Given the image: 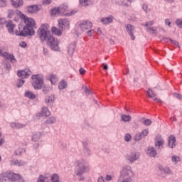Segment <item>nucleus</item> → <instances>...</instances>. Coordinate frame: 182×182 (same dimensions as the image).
<instances>
[{"instance_id":"nucleus-1","label":"nucleus","mask_w":182,"mask_h":182,"mask_svg":"<svg viewBox=\"0 0 182 182\" xmlns=\"http://www.w3.org/2000/svg\"><path fill=\"white\" fill-rule=\"evenodd\" d=\"M20 18L26 23L23 27L22 25H18V31L16 32L17 36H27V35H35V30L33 27L35 26V20L33 18L26 16L25 14H21Z\"/></svg>"},{"instance_id":"nucleus-2","label":"nucleus","mask_w":182,"mask_h":182,"mask_svg":"<svg viewBox=\"0 0 182 182\" xmlns=\"http://www.w3.org/2000/svg\"><path fill=\"white\" fill-rule=\"evenodd\" d=\"M75 174L78 177L79 181H83L85 180V177L82 176L85 173H89L90 171V167L89 166V164L86 162L84 159L77 160L75 163Z\"/></svg>"},{"instance_id":"nucleus-3","label":"nucleus","mask_w":182,"mask_h":182,"mask_svg":"<svg viewBox=\"0 0 182 182\" xmlns=\"http://www.w3.org/2000/svg\"><path fill=\"white\" fill-rule=\"evenodd\" d=\"M134 176V173L132 170V166L127 165L122 168L120 171V175L119 177V181L121 182H133V177Z\"/></svg>"},{"instance_id":"nucleus-4","label":"nucleus","mask_w":182,"mask_h":182,"mask_svg":"<svg viewBox=\"0 0 182 182\" xmlns=\"http://www.w3.org/2000/svg\"><path fill=\"white\" fill-rule=\"evenodd\" d=\"M38 35L41 42L45 41H48L49 38L52 36L50 31H48V25L42 24L38 31Z\"/></svg>"},{"instance_id":"nucleus-5","label":"nucleus","mask_w":182,"mask_h":182,"mask_svg":"<svg viewBox=\"0 0 182 182\" xmlns=\"http://www.w3.org/2000/svg\"><path fill=\"white\" fill-rule=\"evenodd\" d=\"M32 86L35 90H41L43 86V75L38 74L32 76Z\"/></svg>"},{"instance_id":"nucleus-6","label":"nucleus","mask_w":182,"mask_h":182,"mask_svg":"<svg viewBox=\"0 0 182 182\" xmlns=\"http://www.w3.org/2000/svg\"><path fill=\"white\" fill-rule=\"evenodd\" d=\"M47 45L50 46L51 50L55 52H60V48H59V41L52 36L47 41Z\"/></svg>"},{"instance_id":"nucleus-7","label":"nucleus","mask_w":182,"mask_h":182,"mask_svg":"<svg viewBox=\"0 0 182 182\" xmlns=\"http://www.w3.org/2000/svg\"><path fill=\"white\" fill-rule=\"evenodd\" d=\"M60 10V15L63 16H72L76 14V11L73 10L70 12L68 10V5L62 4L58 7Z\"/></svg>"},{"instance_id":"nucleus-8","label":"nucleus","mask_w":182,"mask_h":182,"mask_svg":"<svg viewBox=\"0 0 182 182\" xmlns=\"http://www.w3.org/2000/svg\"><path fill=\"white\" fill-rule=\"evenodd\" d=\"M6 177L9 180V182L16 181V180H18L17 182H23V178H22L19 174L14 172H7Z\"/></svg>"},{"instance_id":"nucleus-9","label":"nucleus","mask_w":182,"mask_h":182,"mask_svg":"<svg viewBox=\"0 0 182 182\" xmlns=\"http://www.w3.org/2000/svg\"><path fill=\"white\" fill-rule=\"evenodd\" d=\"M6 23V27H7L9 33H14V29H15V24L12 22V21L5 20V18L0 19V25H4Z\"/></svg>"},{"instance_id":"nucleus-10","label":"nucleus","mask_w":182,"mask_h":182,"mask_svg":"<svg viewBox=\"0 0 182 182\" xmlns=\"http://www.w3.org/2000/svg\"><path fill=\"white\" fill-rule=\"evenodd\" d=\"M58 22L60 29H69L70 28V21L68 18H60Z\"/></svg>"},{"instance_id":"nucleus-11","label":"nucleus","mask_w":182,"mask_h":182,"mask_svg":"<svg viewBox=\"0 0 182 182\" xmlns=\"http://www.w3.org/2000/svg\"><path fill=\"white\" fill-rule=\"evenodd\" d=\"M93 26V23L90 21H83L79 23V28L81 29L82 32H85V31H87L88 29H92Z\"/></svg>"},{"instance_id":"nucleus-12","label":"nucleus","mask_w":182,"mask_h":182,"mask_svg":"<svg viewBox=\"0 0 182 182\" xmlns=\"http://www.w3.org/2000/svg\"><path fill=\"white\" fill-rule=\"evenodd\" d=\"M126 159L129 163H134V161L139 160V155H137L136 151H132L126 156Z\"/></svg>"},{"instance_id":"nucleus-13","label":"nucleus","mask_w":182,"mask_h":182,"mask_svg":"<svg viewBox=\"0 0 182 182\" xmlns=\"http://www.w3.org/2000/svg\"><path fill=\"white\" fill-rule=\"evenodd\" d=\"M31 72L29 69H25L23 70H18L17 72V75L18 77H21V79H28L31 75Z\"/></svg>"},{"instance_id":"nucleus-14","label":"nucleus","mask_w":182,"mask_h":182,"mask_svg":"<svg viewBox=\"0 0 182 182\" xmlns=\"http://www.w3.org/2000/svg\"><path fill=\"white\" fill-rule=\"evenodd\" d=\"M164 139L161 136H157L155 139V147L158 149V150H161V149H164Z\"/></svg>"},{"instance_id":"nucleus-15","label":"nucleus","mask_w":182,"mask_h":182,"mask_svg":"<svg viewBox=\"0 0 182 182\" xmlns=\"http://www.w3.org/2000/svg\"><path fill=\"white\" fill-rule=\"evenodd\" d=\"M126 31L128 33V34L130 36L132 41H134L136 39V36H134V27L132 24H127L126 26Z\"/></svg>"},{"instance_id":"nucleus-16","label":"nucleus","mask_w":182,"mask_h":182,"mask_svg":"<svg viewBox=\"0 0 182 182\" xmlns=\"http://www.w3.org/2000/svg\"><path fill=\"white\" fill-rule=\"evenodd\" d=\"M26 10L28 14H36V12H39V11H41V6H38V5L28 6L26 8Z\"/></svg>"},{"instance_id":"nucleus-17","label":"nucleus","mask_w":182,"mask_h":182,"mask_svg":"<svg viewBox=\"0 0 182 182\" xmlns=\"http://www.w3.org/2000/svg\"><path fill=\"white\" fill-rule=\"evenodd\" d=\"M6 60H10L11 63H16L18 62L16 58H15V55L14 54L9 53L8 52L3 53V57Z\"/></svg>"},{"instance_id":"nucleus-18","label":"nucleus","mask_w":182,"mask_h":182,"mask_svg":"<svg viewBox=\"0 0 182 182\" xmlns=\"http://www.w3.org/2000/svg\"><path fill=\"white\" fill-rule=\"evenodd\" d=\"M146 153L149 157H156V156H157V151H156L154 147H148Z\"/></svg>"},{"instance_id":"nucleus-19","label":"nucleus","mask_w":182,"mask_h":182,"mask_svg":"<svg viewBox=\"0 0 182 182\" xmlns=\"http://www.w3.org/2000/svg\"><path fill=\"white\" fill-rule=\"evenodd\" d=\"M55 102V96L50 95L46 97L45 103L48 105V106H52L53 105V102Z\"/></svg>"},{"instance_id":"nucleus-20","label":"nucleus","mask_w":182,"mask_h":182,"mask_svg":"<svg viewBox=\"0 0 182 182\" xmlns=\"http://www.w3.org/2000/svg\"><path fill=\"white\" fill-rule=\"evenodd\" d=\"M11 3L15 8H19L23 5V0H11Z\"/></svg>"},{"instance_id":"nucleus-21","label":"nucleus","mask_w":182,"mask_h":182,"mask_svg":"<svg viewBox=\"0 0 182 182\" xmlns=\"http://www.w3.org/2000/svg\"><path fill=\"white\" fill-rule=\"evenodd\" d=\"M101 22L103 23V25H108V23H112L113 22V16H109L107 18H102L101 19Z\"/></svg>"},{"instance_id":"nucleus-22","label":"nucleus","mask_w":182,"mask_h":182,"mask_svg":"<svg viewBox=\"0 0 182 182\" xmlns=\"http://www.w3.org/2000/svg\"><path fill=\"white\" fill-rule=\"evenodd\" d=\"M41 116H45V117H48L50 116V111H49V109H48V107H43L41 112Z\"/></svg>"},{"instance_id":"nucleus-23","label":"nucleus","mask_w":182,"mask_h":182,"mask_svg":"<svg viewBox=\"0 0 182 182\" xmlns=\"http://www.w3.org/2000/svg\"><path fill=\"white\" fill-rule=\"evenodd\" d=\"M168 146L171 149L176 147V137H174L173 136L171 135L168 137Z\"/></svg>"},{"instance_id":"nucleus-24","label":"nucleus","mask_w":182,"mask_h":182,"mask_svg":"<svg viewBox=\"0 0 182 182\" xmlns=\"http://www.w3.org/2000/svg\"><path fill=\"white\" fill-rule=\"evenodd\" d=\"M48 80L52 83V85H56V82H58V75L55 74H51L48 76Z\"/></svg>"},{"instance_id":"nucleus-25","label":"nucleus","mask_w":182,"mask_h":182,"mask_svg":"<svg viewBox=\"0 0 182 182\" xmlns=\"http://www.w3.org/2000/svg\"><path fill=\"white\" fill-rule=\"evenodd\" d=\"M26 124H19L16 122H12L11 124V127H12V129H23V127H26Z\"/></svg>"},{"instance_id":"nucleus-26","label":"nucleus","mask_w":182,"mask_h":182,"mask_svg":"<svg viewBox=\"0 0 182 182\" xmlns=\"http://www.w3.org/2000/svg\"><path fill=\"white\" fill-rule=\"evenodd\" d=\"M11 163L14 166H17L18 167H21V166H25V161L19 159L13 160Z\"/></svg>"},{"instance_id":"nucleus-27","label":"nucleus","mask_w":182,"mask_h":182,"mask_svg":"<svg viewBox=\"0 0 182 182\" xmlns=\"http://www.w3.org/2000/svg\"><path fill=\"white\" fill-rule=\"evenodd\" d=\"M66 87H68V82H66L65 80H62L58 84V89L63 90V89H66Z\"/></svg>"},{"instance_id":"nucleus-28","label":"nucleus","mask_w":182,"mask_h":182,"mask_svg":"<svg viewBox=\"0 0 182 182\" xmlns=\"http://www.w3.org/2000/svg\"><path fill=\"white\" fill-rule=\"evenodd\" d=\"M25 97L31 99V100H33V99H36V96L35 95V94H33V92L31 91H26L25 92Z\"/></svg>"},{"instance_id":"nucleus-29","label":"nucleus","mask_w":182,"mask_h":182,"mask_svg":"<svg viewBox=\"0 0 182 182\" xmlns=\"http://www.w3.org/2000/svg\"><path fill=\"white\" fill-rule=\"evenodd\" d=\"M75 49H76V45L71 43L68 46V53L69 55H73L75 53Z\"/></svg>"},{"instance_id":"nucleus-30","label":"nucleus","mask_w":182,"mask_h":182,"mask_svg":"<svg viewBox=\"0 0 182 182\" xmlns=\"http://www.w3.org/2000/svg\"><path fill=\"white\" fill-rule=\"evenodd\" d=\"M51 31H52L54 35H57V36H62V31L59 28H58L56 27H53L51 28Z\"/></svg>"},{"instance_id":"nucleus-31","label":"nucleus","mask_w":182,"mask_h":182,"mask_svg":"<svg viewBox=\"0 0 182 182\" xmlns=\"http://www.w3.org/2000/svg\"><path fill=\"white\" fill-rule=\"evenodd\" d=\"M121 120L122 122H130V120H132V117L130 115L122 114H121Z\"/></svg>"},{"instance_id":"nucleus-32","label":"nucleus","mask_w":182,"mask_h":182,"mask_svg":"<svg viewBox=\"0 0 182 182\" xmlns=\"http://www.w3.org/2000/svg\"><path fill=\"white\" fill-rule=\"evenodd\" d=\"M46 124H53L56 123V118L55 117H50L46 121Z\"/></svg>"},{"instance_id":"nucleus-33","label":"nucleus","mask_w":182,"mask_h":182,"mask_svg":"<svg viewBox=\"0 0 182 182\" xmlns=\"http://www.w3.org/2000/svg\"><path fill=\"white\" fill-rule=\"evenodd\" d=\"M41 139V133L40 132H36L32 136V141H38Z\"/></svg>"},{"instance_id":"nucleus-34","label":"nucleus","mask_w":182,"mask_h":182,"mask_svg":"<svg viewBox=\"0 0 182 182\" xmlns=\"http://www.w3.org/2000/svg\"><path fill=\"white\" fill-rule=\"evenodd\" d=\"M146 95L151 99H153V97H156V93H154V92L151 89H148V91L146 92Z\"/></svg>"},{"instance_id":"nucleus-35","label":"nucleus","mask_w":182,"mask_h":182,"mask_svg":"<svg viewBox=\"0 0 182 182\" xmlns=\"http://www.w3.org/2000/svg\"><path fill=\"white\" fill-rule=\"evenodd\" d=\"M37 182H48V177L44 175H40L37 180Z\"/></svg>"},{"instance_id":"nucleus-36","label":"nucleus","mask_w":182,"mask_h":182,"mask_svg":"<svg viewBox=\"0 0 182 182\" xmlns=\"http://www.w3.org/2000/svg\"><path fill=\"white\" fill-rule=\"evenodd\" d=\"M83 146H84V153H85V154H87V156H90V149H89V148H87V143L86 142H83Z\"/></svg>"},{"instance_id":"nucleus-37","label":"nucleus","mask_w":182,"mask_h":182,"mask_svg":"<svg viewBox=\"0 0 182 182\" xmlns=\"http://www.w3.org/2000/svg\"><path fill=\"white\" fill-rule=\"evenodd\" d=\"M51 181L52 182H60L59 180V176L58 174L54 173L51 176Z\"/></svg>"},{"instance_id":"nucleus-38","label":"nucleus","mask_w":182,"mask_h":182,"mask_svg":"<svg viewBox=\"0 0 182 182\" xmlns=\"http://www.w3.org/2000/svg\"><path fill=\"white\" fill-rule=\"evenodd\" d=\"M0 182H9V180L6 178V173L0 174Z\"/></svg>"},{"instance_id":"nucleus-39","label":"nucleus","mask_w":182,"mask_h":182,"mask_svg":"<svg viewBox=\"0 0 182 182\" xmlns=\"http://www.w3.org/2000/svg\"><path fill=\"white\" fill-rule=\"evenodd\" d=\"M8 6V0H0V8H6Z\"/></svg>"},{"instance_id":"nucleus-40","label":"nucleus","mask_w":182,"mask_h":182,"mask_svg":"<svg viewBox=\"0 0 182 182\" xmlns=\"http://www.w3.org/2000/svg\"><path fill=\"white\" fill-rule=\"evenodd\" d=\"M141 122L145 126H150V124H151V119H146L145 118H143Z\"/></svg>"},{"instance_id":"nucleus-41","label":"nucleus","mask_w":182,"mask_h":182,"mask_svg":"<svg viewBox=\"0 0 182 182\" xmlns=\"http://www.w3.org/2000/svg\"><path fill=\"white\" fill-rule=\"evenodd\" d=\"M51 15H60V11L58 8H54L51 11Z\"/></svg>"},{"instance_id":"nucleus-42","label":"nucleus","mask_w":182,"mask_h":182,"mask_svg":"<svg viewBox=\"0 0 182 182\" xmlns=\"http://www.w3.org/2000/svg\"><path fill=\"white\" fill-rule=\"evenodd\" d=\"M142 9L146 14H149V12L151 11V10L149 8V5L146 4H143Z\"/></svg>"},{"instance_id":"nucleus-43","label":"nucleus","mask_w":182,"mask_h":182,"mask_svg":"<svg viewBox=\"0 0 182 182\" xmlns=\"http://www.w3.org/2000/svg\"><path fill=\"white\" fill-rule=\"evenodd\" d=\"M26 151L23 149H18L16 151V154L17 156H22V154H23V153H25Z\"/></svg>"},{"instance_id":"nucleus-44","label":"nucleus","mask_w":182,"mask_h":182,"mask_svg":"<svg viewBox=\"0 0 182 182\" xmlns=\"http://www.w3.org/2000/svg\"><path fill=\"white\" fill-rule=\"evenodd\" d=\"M144 136H143V134H141V132H139L135 135V140L136 141H139L141 140V139H143Z\"/></svg>"},{"instance_id":"nucleus-45","label":"nucleus","mask_w":182,"mask_h":182,"mask_svg":"<svg viewBox=\"0 0 182 182\" xmlns=\"http://www.w3.org/2000/svg\"><path fill=\"white\" fill-rule=\"evenodd\" d=\"M172 161L175 164H177L178 161H180V156H172Z\"/></svg>"},{"instance_id":"nucleus-46","label":"nucleus","mask_w":182,"mask_h":182,"mask_svg":"<svg viewBox=\"0 0 182 182\" xmlns=\"http://www.w3.org/2000/svg\"><path fill=\"white\" fill-rule=\"evenodd\" d=\"M89 0H80V4L82 6H87L89 5Z\"/></svg>"},{"instance_id":"nucleus-47","label":"nucleus","mask_w":182,"mask_h":182,"mask_svg":"<svg viewBox=\"0 0 182 182\" xmlns=\"http://www.w3.org/2000/svg\"><path fill=\"white\" fill-rule=\"evenodd\" d=\"M114 178V176L110 175H106L105 177V181H112Z\"/></svg>"},{"instance_id":"nucleus-48","label":"nucleus","mask_w":182,"mask_h":182,"mask_svg":"<svg viewBox=\"0 0 182 182\" xmlns=\"http://www.w3.org/2000/svg\"><path fill=\"white\" fill-rule=\"evenodd\" d=\"M24 83H25V80L20 79V80H18V82H17V87H22V86H23Z\"/></svg>"},{"instance_id":"nucleus-49","label":"nucleus","mask_w":182,"mask_h":182,"mask_svg":"<svg viewBox=\"0 0 182 182\" xmlns=\"http://www.w3.org/2000/svg\"><path fill=\"white\" fill-rule=\"evenodd\" d=\"M82 89H84V92L87 96L90 95V90H89V88L86 85H83Z\"/></svg>"},{"instance_id":"nucleus-50","label":"nucleus","mask_w":182,"mask_h":182,"mask_svg":"<svg viewBox=\"0 0 182 182\" xmlns=\"http://www.w3.org/2000/svg\"><path fill=\"white\" fill-rule=\"evenodd\" d=\"M163 171L165 173V174H171V171L170 170V168L166 167L163 169Z\"/></svg>"},{"instance_id":"nucleus-51","label":"nucleus","mask_w":182,"mask_h":182,"mask_svg":"<svg viewBox=\"0 0 182 182\" xmlns=\"http://www.w3.org/2000/svg\"><path fill=\"white\" fill-rule=\"evenodd\" d=\"M141 134H142V136H144V137H146V136H147V134H149V129H145L142 130V132H141Z\"/></svg>"},{"instance_id":"nucleus-52","label":"nucleus","mask_w":182,"mask_h":182,"mask_svg":"<svg viewBox=\"0 0 182 182\" xmlns=\"http://www.w3.org/2000/svg\"><path fill=\"white\" fill-rule=\"evenodd\" d=\"M154 21H149L146 22L145 24H142L143 26H146V28H149V26H151L154 25Z\"/></svg>"},{"instance_id":"nucleus-53","label":"nucleus","mask_w":182,"mask_h":182,"mask_svg":"<svg viewBox=\"0 0 182 182\" xmlns=\"http://www.w3.org/2000/svg\"><path fill=\"white\" fill-rule=\"evenodd\" d=\"M131 139H132V136L129 134H125V136H124L125 141H129Z\"/></svg>"},{"instance_id":"nucleus-54","label":"nucleus","mask_w":182,"mask_h":182,"mask_svg":"<svg viewBox=\"0 0 182 182\" xmlns=\"http://www.w3.org/2000/svg\"><path fill=\"white\" fill-rule=\"evenodd\" d=\"M176 23L177 26H178V28H182V19L176 20Z\"/></svg>"},{"instance_id":"nucleus-55","label":"nucleus","mask_w":182,"mask_h":182,"mask_svg":"<svg viewBox=\"0 0 182 182\" xmlns=\"http://www.w3.org/2000/svg\"><path fill=\"white\" fill-rule=\"evenodd\" d=\"M43 92L45 95H48L49 93V87H44L43 88Z\"/></svg>"},{"instance_id":"nucleus-56","label":"nucleus","mask_w":182,"mask_h":182,"mask_svg":"<svg viewBox=\"0 0 182 182\" xmlns=\"http://www.w3.org/2000/svg\"><path fill=\"white\" fill-rule=\"evenodd\" d=\"M95 33V30L91 29L87 32V36H92Z\"/></svg>"},{"instance_id":"nucleus-57","label":"nucleus","mask_w":182,"mask_h":182,"mask_svg":"<svg viewBox=\"0 0 182 182\" xmlns=\"http://www.w3.org/2000/svg\"><path fill=\"white\" fill-rule=\"evenodd\" d=\"M19 46H20L21 48H26L27 44H26V42H25V41H21V42H20Z\"/></svg>"},{"instance_id":"nucleus-58","label":"nucleus","mask_w":182,"mask_h":182,"mask_svg":"<svg viewBox=\"0 0 182 182\" xmlns=\"http://www.w3.org/2000/svg\"><path fill=\"white\" fill-rule=\"evenodd\" d=\"M52 3V0H43V5H49Z\"/></svg>"},{"instance_id":"nucleus-59","label":"nucleus","mask_w":182,"mask_h":182,"mask_svg":"<svg viewBox=\"0 0 182 182\" xmlns=\"http://www.w3.org/2000/svg\"><path fill=\"white\" fill-rule=\"evenodd\" d=\"M4 68L7 70H9L11 69V63H6L5 65H4Z\"/></svg>"},{"instance_id":"nucleus-60","label":"nucleus","mask_w":182,"mask_h":182,"mask_svg":"<svg viewBox=\"0 0 182 182\" xmlns=\"http://www.w3.org/2000/svg\"><path fill=\"white\" fill-rule=\"evenodd\" d=\"M14 11L12 10L9 11L8 18H12L14 16Z\"/></svg>"},{"instance_id":"nucleus-61","label":"nucleus","mask_w":182,"mask_h":182,"mask_svg":"<svg viewBox=\"0 0 182 182\" xmlns=\"http://www.w3.org/2000/svg\"><path fill=\"white\" fill-rule=\"evenodd\" d=\"M166 39H168V38H166ZM168 40L171 41V43H173V45H176V46H178V42H177V41H176L174 40H171L170 38H168Z\"/></svg>"},{"instance_id":"nucleus-62","label":"nucleus","mask_w":182,"mask_h":182,"mask_svg":"<svg viewBox=\"0 0 182 182\" xmlns=\"http://www.w3.org/2000/svg\"><path fill=\"white\" fill-rule=\"evenodd\" d=\"M79 72L81 75H85V73H86V70L82 68L79 70Z\"/></svg>"},{"instance_id":"nucleus-63","label":"nucleus","mask_w":182,"mask_h":182,"mask_svg":"<svg viewBox=\"0 0 182 182\" xmlns=\"http://www.w3.org/2000/svg\"><path fill=\"white\" fill-rule=\"evenodd\" d=\"M149 31H151V32H153V33H154V32H156V31H157V28H154V27H149Z\"/></svg>"},{"instance_id":"nucleus-64","label":"nucleus","mask_w":182,"mask_h":182,"mask_svg":"<svg viewBox=\"0 0 182 182\" xmlns=\"http://www.w3.org/2000/svg\"><path fill=\"white\" fill-rule=\"evenodd\" d=\"M97 182H105V178H103V176L99 177L98 179H97Z\"/></svg>"}]
</instances>
